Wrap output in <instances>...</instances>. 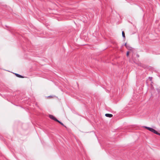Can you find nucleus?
I'll use <instances>...</instances> for the list:
<instances>
[{"label":"nucleus","mask_w":160,"mask_h":160,"mask_svg":"<svg viewBox=\"0 0 160 160\" xmlns=\"http://www.w3.org/2000/svg\"><path fill=\"white\" fill-rule=\"evenodd\" d=\"M57 122H59V123H60L63 126H64V124H63V123H62V122H61L60 121H58H58H57Z\"/></svg>","instance_id":"nucleus-6"},{"label":"nucleus","mask_w":160,"mask_h":160,"mask_svg":"<svg viewBox=\"0 0 160 160\" xmlns=\"http://www.w3.org/2000/svg\"><path fill=\"white\" fill-rule=\"evenodd\" d=\"M144 127L145 128L147 129H148L149 131L152 132H153L154 133L156 134L160 135V133L158 132L157 131H156L154 129H153L152 128H149V127H145V126Z\"/></svg>","instance_id":"nucleus-1"},{"label":"nucleus","mask_w":160,"mask_h":160,"mask_svg":"<svg viewBox=\"0 0 160 160\" xmlns=\"http://www.w3.org/2000/svg\"><path fill=\"white\" fill-rule=\"evenodd\" d=\"M15 75L17 77H18L19 78H23V77H22V76L18 74H15Z\"/></svg>","instance_id":"nucleus-4"},{"label":"nucleus","mask_w":160,"mask_h":160,"mask_svg":"<svg viewBox=\"0 0 160 160\" xmlns=\"http://www.w3.org/2000/svg\"><path fill=\"white\" fill-rule=\"evenodd\" d=\"M49 117L51 119H52L56 122L58 121V119H57L53 116L52 115H49Z\"/></svg>","instance_id":"nucleus-2"},{"label":"nucleus","mask_w":160,"mask_h":160,"mask_svg":"<svg viewBox=\"0 0 160 160\" xmlns=\"http://www.w3.org/2000/svg\"><path fill=\"white\" fill-rule=\"evenodd\" d=\"M105 116L111 118L112 117L113 115L112 114L106 113L105 114Z\"/></svg>","instance_id":"nucleus-3"},{"label":"nucleus","mask_w":160,"mask_h":160,"mask_svg":"<svg viewBox=\"0 0 160 160\" xmlns=\"http://www.w3.org/2000/svg\"><path fill=\"white\" fill-rule=\"evenodd\" d=\"M122 36L123 37V38H125V33H124V32L123 31L122 32Z\"/></svg>","instance_id":"nucleus-5"},{"label":"nucleus","mask_w":160,"mask_h":160,"mask_svg":"<svg viewBox=\"0 0 160 160\" xmlns=\"http://www.w3.org/2000/svg\"><path fill=\"white\" fill-rule=\"evenodd\" d=\"M129 52H127V54H126L127 56H129Z\"/></svg>","instance_id":"nucleus-7"}]
</instances>
